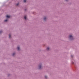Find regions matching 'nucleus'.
Here are the masks:
<instances>
[{
	"label": "nucleus",
	"mask_w": 79,
	"mask_h": 79,
	"mask_svg": "<svg viewBox=\"0 0 79 79\" xmlns=\"http://www.w3.org/2000/svg\"><path fill=\"white\" fill-rule=\"evenodd\" d=\"M69 38L70 40H73V37L71 35H70L69 36Z\"/></svg>",
	"instance_id": "f257e3e1"
},
{
	"label": "nucleus",
	"mask_w": 79,
	"mask_h": 79,
	"mask_svg": "<svg viewBox=\"0 0 79 79\" xmlns=\"http://www.w3.org/2000/svg\"><path fill=\"white\" fill-rule=\"evenodd\" d=\"M42 67V65H41V64H40V65H39V69H41V68Z\"/></svg>",
	"instance_id": "f03ea898"
},
{
	"label": "nucleus",
	"mask_w": 79,
	"mask_h": 79,
	"mask_svg": "<svg viewBox=\"0 0 79 79\" xmlns=\"http://www.w3.org/2000/svg\"><path fill=\"white\" fill-rule=\"evenodd\" d=\"M6 17L7 18H10V17L9 15H7Z\"/></svg>",
	"instance_id": "7ed1b4c3"
},
{
	"label": "nucleus",
	"mask_w": 79,
	"mask_h": 79,
	"mask_svg": "<svg viewBox=\"0 0 79 79\" xmlns=\"http://www.w3.org/2000/svg\"><path fill=\"white\" fill-rule=\"evenodd\" d=\"M46 19H47V18H46V17H44V21H45V20H46Z\"/></svg>",
	"instance_id": "20e7f679"
},
{
	"label": "nucleus",
	"mask_w": 79,
	"mask_h": 79,
	"mask_svg": "<svg viewBox=\"0 0 79 79\" xmlns=\"http://www.w3.org/2000/svg\"><path fill=\"white\" fill-rule=\"evenodd\" d=\"M17 49L18 50H19V47H17Z\"/></svg>",
	"instance_id": "39448f33"
},
{
	"label": "nucleus",
	"mask_w": 79,
	"mask_h": 79,
	"mask_svg": "<svg viewBox=\"0 0 79 79\" xmlns=\"http://www.w3.org/2000/svg\"><path fill=\"white\" fill-rule=\"evenodd\" d=\"M49 49H50V48H47V50H49Z\"/></svg>",
	"instance_id": "423d86ee"
},
{
	"label": "nucleus",
	"mask_w": 79,
	"mask_h": 79,
	"mask_svg": "<svg viewBox=\"0 0 79 79\" xmlns=\"http://www.w3.org/2000/svg\"><path fill=\"white\" fill-rule=\"evenodd\" d=\"M24 18L25 19H26V16H25L24 17Z\"/></svg>",
	"instance_id": "0eeeda50"
},
{
	"label": "nucleus",
	"mask_w": 79,
	"mask_h": 79,
	"mask_svg": "<svg viewBox=\"0 0 79 79\" xmlns=\"http://www.w3.org/2000/svg\"><path fill=\"white\" fill-rule=\"evenodd\" d=\"M8 21V20L6 19V20H5L4 21H5V22H6V21Z\"/></svg>",
	"instance_id": "6e6552de"
},
{
	"label": "nucleus",
	"mask_w": 79,
	"mask_h": 79,
	"mask_svg": "<svg viewBox=\"0 0 79 79\" xmlns=\"http://www.w3.org/2000/svg\"><path fill=\"white\" fill-rule=\"evenodd\" d=\"M9 38H10V37H11V35H9Z\"/></svg>",
	"instance_id": "1a4fd4ad"
},
{
	"label": "nucleus",
	"mask_w": 79,
	"mask_h": 79,
	"mask_svg": "<svg viewBox=\"0 0 79 79\" xmlns=\"http://www.w3.org/2000/svg\"><path fill=\"white\" fill-rule=\"evenodd\" d=\"M15 55V53H13V56H14V55Z\"/></svg>",
	"instance_id": "9d476101"
},
{
	"label": "nucleus",
	"mask_w": 79,
	"mask_h": 79,
	"mask_svg": "<svg viewBox=\"0 0 79 79\" xmlns=\"http://www.w3.org/2000/svg\"><path fill=\"white\" fill-rule=\"evenodd\" d=\"M23 2H26V0H24Z\"/></svg>",
	"instance_id": "9b49d317"
},
{
	"label": "nucleus",
	"mask_w": 79,
	"mask_h": 79,
	"mask_svg": "<svg viewBox=\"0 0 79 79\" xmlns=\"http://www.w3.org/2000/svg\"><path fill=\"white\" fill-rule=\"evenodd\" d=\"M18 5H19V3H18L16 4L17 6H18Z\"/></svg>",
	"instance_id": "f8f14e48"
},
{
	"label": "nucleus",
	"mask_w": 79,
	"mask_h": 79,
	"mask_svg": "<svg viewBox=\"0 0 79 79\" xmlns=\"http://www.w3.org/2000/svg\"><path fill=\"white\" fill-rule=\"evenodd\" d=\"M2 31H0V34H1V33H2Z\"/></svg>",
	"instance_id": "ddd939ff"
},
{
	"label": "nucleus",
	"mask_w": 79,
	"mask_h": 79,
	"mask_svg": "<svg viewBox=\"0 0 79 79\" xmlns=\"http://www.w3.org/2000/svg\"><path fill=\"white\" fill-rule=\"evenodd\" d=\"M47 76H45V78L47 79Z\"/></svg>",
	"instance_id": "4468645a"
},
{
	"label": "nucleus",
	"mask_w": 79,
	"mask_h": 79,
	"mask_svg": "<svg viewBox=\"0 0 79 79\" xmlns=\"http://www.w3.org/2000/svg\"><path fill=\"white\" fill-rule=\"evenodd\" d=\"M66 1H68V0H65Z\"/></svg>",
	"instance_id": "2eb2a0df"
},
{
	"label": "nucleus",
	"mask_w": 79,
	"mask_h": 79,
	"mask_svg": "<svg viewBox=\"0 0 79 79\" xmlns=\"http://www.w3.org/2000/svg\"><path fill=\"white\" fill-rule=\"evenodd\" d=\"M71 57H73V56H71Z\"/></svg>",
	"instance_id": "dca6fc26"
}]
</instances>
